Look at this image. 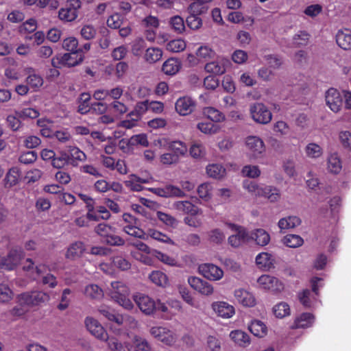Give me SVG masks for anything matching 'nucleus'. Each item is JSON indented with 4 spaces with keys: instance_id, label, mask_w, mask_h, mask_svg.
<instances>
[{
    "instance_id": "1",
    "label": "nucleus",
    "mask_w": 351,
    "mask_h": 351,
    "mask_svg": "<svg viewBox=\"0 0 351 351\" xmlns=\"http://www.w3.org/2000/svg\"><path fill=\"white\" fill-rule=\"evenodd\" d=\"M130 294L129 287L121 281H112L108 287V295L110 299L126 310H132L134 307Z\"/></svg>"
},
{
    "instance_id": "23",
    "label": "nucleus",
    "mask_w": 351,
    "mask_h": 351,
    "mask_svg": "<svg viewBox=\"0 0 351 351\" xmlns=\"http://www.w3.org/2000/svg\"><path fill=\"white\" fill-rule=\"evenodd\" d=\"M152 191L156 195L163 197H183L185 193L179 187L173 185H167L162 188H154Z\"/></svg>"
},
{
    "instance_id": "48",
    "label": "nucleus",
    "mask_w": 351,
    "mask_h": 351,
    "mask_svg": "<svg viewBox=\"0 0 351 351\" xmlns=\"http://www.w3.org/2000/svg\"><path fill=\"white\" fill-rule=\"evenodd\" d=\"M306 156L310 158H318L322 156L323 149L321 146L315 143H310L304 148Z\"/></svg>"
},
{
    "instance_id": "40",
    "label": "nucleus",
    "mask_w": 351,
    "mask_h": 351,
    "mask_svg": "<svg viewBox=\"0 0 351 351\" xmlns=\"http://www.w3.org/2000/svg\"><path fill=\"white\" fill-rule=\"evenodd\" d=\"M123 231L134 237L145 239H146V234L144 232V231L137 227L136 226V221L135 223H127V224H122Z\"/></svg>"
},
{
    "instance_id": "6",
    "label": "nucleus",
    "mask_w": 351,
    "mask_h": 351,
    "mask_svg": "<svg viewBox=\"0 0 351 351\" xmlns=\"http://www.w3.org/2000/svg\"><path fill=\"white\" fill-rule=\"evenodd\" d=\"M48 293L41 291L26 292L19 296V302L21 305L36 306L49 300Z\"/></svg>"
},
{
    "instance_id": "14",
    "label": "nucleus",
    "mask_w": 351,
    "mask_h": 351,
    "mask_svg": "<svg viewBox=\"0 0 351 351\" xmlns=\"http://www.w3.org/2000/svg\"><path fill=\"white\" fill-rule=\"evenodd\" d=\"M133 298L135 303L144 314L151 315L156 311V302L148 295L136 293Z\"/></svg>"
},
{
    "instance_id": "41",
    "label": "nucleus",
    "mask_w": 351,
    "mask_h": 351,
    "mask_svg": "<svg viewBox=\"0 0 351 351\" xmlns=\"http://www.w3.org/2000/svg\"><path fill=\"white\" fill-rule=\"evenodd\" d=\"M106 341L110 351H134L132 346H129L128 344H123L115 337L109 338L108 337Z\"/></svg>"
},
{
    "instance_id": "38",
    "label": "nucleus",
    "mask_w": 351,
    "mask_h": 351,
    "mask_svg": "<svg viewBox=\"0 0 351 351\" xmlns=\"http://www.w3.org/2000/svg\"><path fill=\"white\" fill-rule=\"evenodd\" d=\"M250 331L256 337H263L267 335V328L260 320L252 321L248 326Z\"/></svg>"
},
{
    "instance_id": "5",
    "label": "nucleus",
    "mask_w": 351,
    "mask_h": 351,
    "mask_svg": "<svg viewBox=\"0 0 351 351\" xmlns=\"http://www.w3.org/2000/svg\"><path fill=\"white\" fill-rule=\"evenodd\" d=\"M250 112L252 119L258 123L267 124L272 119L271 111L262 103L252 104L250 107Z\"/></svg>"
},
{
    "instance_id": "54",
    "label": "nucleus",
    "mask_w": 351,
    "mask_h": 351,
    "mask_svg": "<svg viewBox=\"0 0 351 351\" xmlns=\"http://www.w3.org/2000/svg\"><path fill=\"white\" fill-rule=\"evenodd\" d=\"M119 322L117 323L119 326H124L129 329H136L138 327V321L132 316L128 314L120 315Z\"/></svg>"
},
{
    "instance_id": "3",
    "label": "nucleus",
    "mask_w": 351,
    "mask_h": 351,
    "mask_svg": "<svg viewBox=\"0 0 351 351\" xmlns=\"http://www.w3.org/2000/svg\"><path fill=\"white\" fill-rule=\"evenodd\" d=\"M312 292L306 289L298 295L300 302L306 308L314 306L316 301L315 296H318V291L320 287H323L322 278L319 277H313L311 280Z\"/></svg>"
},
{
    "instance_id": "26",
    "label": "nucleus",
    "mask_w": 351,
    "mask_h": 351,
    "mask_svg": "<svg viewBox=\"0 0 351 351\" xmlns=\"http://www.w3.org/2000/svg\"><path fill=\"white\" fill-rule=\"evenodd\" d=\"M337 45L344 50L351 49V30L344 29L339 30L336 34Z\"/></svg>"
},
{
    "instance_id": "36",
    "label": "nucleus",
    "mask_w": 351,
    "mask_h": 351,
    "mask_svg": "<svg viewBox=\"0 0 351 351\" xmlns=\"http://www.w3.org/2000/svg\"><path fill=\"white\" fill-rule=\"evenodd\" d=\"M168 149L171 151L180 160L184 156L188 150L186 145L180 141H170Z\"/></svg>"
},
{
    "instance_id": "34",
    "label": "nucleus",
    "mask_w": 351,
    "mask_h": 351,
    "mask_svg": "<svg viewBox=\"0 0 351 351\" xmlns=\"http://www.w3.org/2000/svg\"><path fill=\"white\" fill-rule=\"evenodd\" d=\"M202 113L206 118L213 123H219L225 120L223 114L213 107L204 108L202 110Z\"/></svg>"
},
{
    "instance_id": "8",
    "label": "nucleus",
    "mask_w": 351,
    "mask_h": 351,
    "mask_svg": "<svg viewBox=\"0 0 351 351\" xmlns=\"http://www.w3.org/2000/svg\"><path fill=\"white\" fill-rule=\"evenodd\" d=\"M149 333L157 340L167 346L174 344L177 340L176 333L164 326H153L150 328Z\"/></svg>"
},
{
    "instance_id": "33",
    "label": "nucleus",
    "mask_w": 351,
    "mask_h": 351,
    "mask_svg": "<svg viewBox=\"0 0 351 351\" xmlns=\"http://www.w3.org/2000/svg\"><path fill=\"white\" fill-rule=\"evenodd\" d=\"M67 154L69 155L70 164L73 166H77L79 162H83L86 159L84 152L75 146L68 148Z\"/></svg>"
},
{
    "instance_id": "60",
    "label": "nucleus",
    "mask_w": 351,
    "mask_h": 351,
    "mask_svg": "<svg viewBox=\"0 0 351 351\" xmlns=\"http://www.w3.org/2000/svg\"><path fill=\"white\" fill-rule=\"evenodd\" d=\"M133 343L135 347L133 348L134 351H152L151 345L144 338L135 336L133 339Z\"/></svg>"
},
{
    "instance_id": "31",
    "label": "nucleus",
    "mask_w": 351,
    "mask_h": 351,
    "mask_svg": "<svg viewBox=\"0 0 351 351\" xmlns=\"http://www.w3.org/2000/svg\"><path fill=\"white\" fill-rule=\"evenodd\" d=\"M301 219L298 216L291 215L280 219L278 226L280 230L294 228L301 224Z\"/></svg>"
},
{
    "instance_id": "56",
    "label": "nucleus",
    "mask_w": 351,
    "mask_h": 351,
    "mask_svg": "<svg viewBox=\"0 0 351 351\" xmlns=\"http://www.w3.org/2000/svg\"><path fill=\"white\" fill-rule=\"evenodd\" d=\"M152 256L157 258L158 261L162 263L170 265V266H176L178 261L173 257L169 256L167 254L162 253L158 250L152 251Z\"/></svg>"
},
{
    "instance_id": "45",
    "label": "nucleus",
    "mask_w": 351,
    "mask_h": 351,
    "mask_svg": "<svg viewBox=\"0 0 351 351\" xmlns=\"http://www.w3.org/2000/svg\"><path fill=\"white\" fill-rule=\"evenodd\" d=\"M206 173L210 178L220 179L225 176L226 169L220 164H210L206 167Z\"/></svg>"
},
{
    "instance_id": "10",
    "label": "nucleus",
    "mask_w": 351,
    "mask_h": 351,
    "mask_svg": "<svg viewBox=\"0 0 351 351\" xmlns=\"http://www.w3.org/2000/svg\"><path fill=\"white\" fill-rule=\"evenodd\" d=\"M259 288L279 293L284 289L283 283L276 277L269 275H262L257 279Z\"/></svg>"
},
{
    "instance_id": "2",
    "label": "nucleus",
    "mask_w": 351,
    "mask_h": 351,
    "mask_svg": "<svg viewBox=\"0 0 351 351\" xmlns=\"http://www.w3.org/2000/svg\"><path fill=\"white\" fill-rule=\"evenodd\" d=\"M225 224L231 231L234 232L228 239V243L232 247H238L251 241L252 237L250 236V233L245 227L230 222H226Z\"/></svg>"
},
{
    "instance_id": "47",
    "label": "nucleus",
    "mask_w": 351,
    "mask_h": 351,
    "mask_svg": "<svg viewBox=\"0 0 351 351\" xmlns=\"http://www.w3.org/2000/svg\"><path fill=\"white\" fill-rule=\"evenodd\" d=\"M84 294L86 297L94 300H100L104 296L103 290L95 284L87 285L84 289Z\"/></svg>"
},
{
    "instance_id": "12",
    "label": "nucleus",
    "mask_w": 351,
    "mask_h": 351,
    "mask_svg": "<svg viewBox=\"0 0 351 351\" xmlns=\"http://www.w3.org/2000/svg\"><path fill=\"white\" fill-rule=\"evenodd\" d=\"M325 100L327 106L335 113L339 112L343 106L342 95L335 88H330L326 92Z\"/></svg>"
},
{
    "instance_id": "28",
    "label": "nucleus",
    "mask_w": 351,
    "mask_h": 351,
    "mask_svg": "<svg viewBox=\"0 0 351 351\" xmlns=\"http://www.w3.org/2000/svg\"><path fill=\"white\" fill-rule=\"evenodd\" d=\"M315 317L310 313H303L297 316L293 325V328H305L313 326Z\"/></svg>"
},
{
    "instance_id": "52",
    "label": "nucleus",
    "mask_w": 351,
    "mask_h": 351,
    "mask_svg": "<svg viewBox=\"0 0 351 351\" xmlns=\"http://www.w3.org/2000/svg\"><path fill=\"white\" fill-rule=\"evenodd\" d=\"M99 313L106 317L108 320L114 323L119 322V314H117L115 311L110 306L101 305L98 308Z\"/></svg>"
},
{
    "instance_id": "46",
    "label": "nucleus",
    "mask_w": 351,
    "mask_h": 351,
    "mask_svg": "<svg viewBox=\"0 0 351 351\" xmlns=\"http://www.w3.org/2000/svg\"><path fill=\"white\" fill-rule=\"evenodd\" d=\"M70 164L69 155L65 151H61L58 155L55 154L51 165L54 168L62 169Z\"/></svg>"
},
{
    "instance_id": "18",
    "label": "nucleus",
    "mask_w": 351,
    "mask_h": 351,
    "mask_svg": "<svg viewBox=\"0 0 351 351\" xmlns=\"http://www.w3.org/2000/svg\"><path fill=\"white\" fill-rule=\"evenodd\" d=\"M211 307L217 316L223 319L231 318L235 314L234 307L226 302H214Z\"/></svg>"
},
{
    "instance_id": "55",
    "label": "nucleus",
    "mask_w": 351,
    "mask_h": 351,
    "mask_svg": "<svg viewBox=\"0 0 351 351\" xmlns=\"http://www.w3.org/2000/svg\"><path fill=\"white\" fill-rule=\"evenodd\" d=\"M162 56V51L158 47L148 48L145 54V59L149 63H154L161 59Z\"/></svg>"
},
{
    "instance_id": "53",
    "label": "nucleus",
    "mask_w": 351,
    "mask_h": 351,
    "mask_svg": "<svg viewBox=\"0 0 351 351\" xmlns=\"http://www.w3.org/2000/svg\"><path fill=\"white\" fill-rule=\"evenodd\" d=\"M186 43L182 38L173 39L168 42L166 45V49L173 53H178L185 49Z\"/></svg>"
},
{
    "instance_id": "27",
    "label": "nucleus",
    "mask_w": 351,
    "mask_h": 351,
    "mask_svg": "<svg viewBox=\"0 0 351 351\" xmlns=\"http://www.w3.org/2000/svg\"><path fill=\"white\" fill-rule=\"evenodd\" d=\"M197 129L202 133L212 136L218 133L220 130V126L206 119H202L197 122Z\"/></svg>"
},
{
    "instance_id": "21",
    "label": "nucleus",
    "mask_w": 351,
    "mask_h": 351,
    "mask_svg": "<svg viewBox=\"0 0 351 351\" xmlns=\"http://www.w3.org/2000/svg\"><path fill=\"white\" fill-rule=\"evenodd\" d=\"M195 101L190 97H182L179 98L175 105L176 110L182 116L191 114L195 109Z\"/></svg>"
},
{
    "instance_id": "50",
    "label": "nucleus",
    "mask_w": 351,
    "mask_h": 351,
    "mask_svg": "<svg viewBox=\"0 0 351 351\" xmlns=\"http://www.w3.org/2000/svg\"><path fill=\"white\" fill-rule=\"evenodd\" d=\"M149 278L156 285L165 287L168 285V278L165 274L160 271H154L149 276Z\"/></svg>"
},
{
    "instance_id": "24",
    "label": "nucleus",
    "mask_w": 351,
    "mask_h": 351,
    "mask_svg": "<svg viewBox=\"0 0 351 351\" xmlns=\"http://www.w3.org/2000/svg\"><path fill=\"white\" fill-rule=\"evenodd\" d=\"M228 64L229 61L228 59L223 57H217L214 61L208 62L204 68L208 73L222 75L226 72V66Z\"/></svg>"
},
{
    "instance_id": "7",
    "label": "nucleus",
    "mask_w": 351,
    "mask_h": 351,
    "mask_svg": "<svg viewBox=\"0 0 351 351\" xmlns=\"http://www.w3.org/2000/svg\"><path fill=\"white\" fill-rule=\"evenodd\" d=\"M24 256V252L21 247H16L11 249L7 256L1 260L0 269H14L20 263Z\"/></svg>"
},
{
    "instance_id": "13",
    "label": "nucleus",
    "mask_w": 351,
    "mask_h": 351,
    "mask_svg": "<svg viewBox=\"0 0 351 351\" xmlns=\"http://www.w3.org/2000/svg\"><path fill=\"white\" fill-rule=\"evenodd\" d=\"M198 271L201 275L209 280H219L223 276V270L219 267L212 263L199 265Z\"/></svg>"
},
{
    "instance_id": "49",
    "label": "nucleus",
    "mask_w": 351,
    "mask_h": 351,
    "mask_svg": "<svg viewBox=\"0 0 351 351\" xmlns=\"http://www.w3.org/2000/svg\"><path fill=\"white\" fill-rule=\"evenodd\" d=\"M147 111H149L148 100L138 102L134 109L128 114V117H135V119L139 120Z\"/></svg>"
},
{
    "instance_id": "42",
    "label": "nucleus",
    "mask_w": 351,
    "mask_h": 351,
    "mask_svg": "<svg viewBox=\"0 0 351 351\" xmlns=\"http://www.w3.org/2000/svg\"><path fill=\"white\" fill-rule=\"evenodd\" d=\"M227 19L233 23H246L247 25H252L254 19L251 16H244L241 12H231L228 14Z\"/></svg>"
},
{
    "instance_id": "4",
    "label": "nucleus",
    "mask_w": 351,
    "mask_h": 351,
    "mask_svg": "<svg viewBox=\"0 0 351 351\" xmlns=\"http://www.w3.org/2000/svg\"><path fill=\"white\" fill-rule=\"evenodd\" d=\"M84 56L77 52L58 54L51 60V64L56 68L72 67L82 62Z\"/></svg>"
},
{
    "instance_id": "39",
    "label": "nucleus",
    "mask_w": 351,
    "mask_h": 351,
    "mask_svg": "<svg viewBox=\"0 0 351 351\" xmlns=\"http://www.w3.org/2000/svg\"><path fill=\"white\" fill-rule=\"evenodd\" d=\"M261 191L259 197H264L271 202H277L280 197L279 190L271 186H263Z\"/></svg>"
},
{
    "instance_id": "62",
    "label": "nucleus",
    "mask_w": 351,
    "mask_h": 351,
    "mask_svg": "<svg viewBox=\"0 0 351 351\" xmlns=\"http://www.w3.org/2000/svg\"><path fill=\"white\" fill-rule=\"evenodd\" d=\"M169 24L171 28L178 34H181L185 29L183 19L180 16H174L171 18Z\"/></svg>"
},
{
    "instance_id": "16",
    "label": "nucleus",
    "mask_w": 351,
    "mask_h": 351,
    "mask_svg": "<svg viewBox=\"0 0 351 351\" xmlns=\"http://www.w3.org/2000/svg\"><path fill=\"white\" fill-rule=\"evenodd\" d=\"M189 285L201 295L210 296L214 293L213 286L208 282L198 277L191 276L188 278Z\"/></svg>"
},
{
    "instance_id": "22",
    "label": "nucleus",
    "mask_w": 351,
    "mask_h": 351,
    "mask_svg": "<svg viewBox=\"0 0 351 351\" xmlns=\"http://www.w3.org/2000/svg\"><path fill=\"white\" fill-rule=\"evenodd\" d=\"M25 71L27 75L25 79L26 84L33 91H38L43 85L44 80L43 77L36 73L35 70L32 67L25 68Z\"/></svg>"
},
{
    "instance_id": "59",
    "label": "nucleus",
    "mask_w": 351,
    "mask_h": 351,
    "mask_svg": "<svg viewBox=\"0 0 351 351\" xmlns=\"http://www.w3.org/2000/svg\"><path fill=\"white\" fill-rule=\"evenodd\" d=\"M261 185H258L257 183L250 180H244L243 182V187L247 190L252 195L259 197L262 189Z\"/></svg>"
},
{
    "instance_id": "11",
    "label": "nucleus",
    "mask_w": 351,
    "mask_h": 351,
    "mask_svg": "<svg viewBox=\"0 0 351 351\" xmlns=\"http://www.w3.org/2000/svg\"><path fill=\"white\" fill-rule=\"evenodd\" d=\"M171 209L178 213L195 216L202 214L201 208L189 201H176L171 205Z\"/></svg>"
},
{
    "instance_id": "37",
    "label": "nucleus",
    "mask_w": 351,
    "mask_h": 351,
    "mask_svg": "<svg viewBox=\"0 0 351 351\" xmlns=\"http://www.w3.org/2000/svg\"><path fill=\"white\" fill-rule=\"evenodd\" d=\"M230 337L235 343L242 347H246L250 343L248 335L239 330L232 331Z\"/></svg>"
},
{
    "instance_id": "44",
    "label": "nucleus",
    "mask_w": 351,
    "mask_h": 351,
    "mask_svg": "<svg viewBox=\"0 0 351 351\" xmlns=\"http://www.w3.org/2000/svg\"><path fill=\"white\" fill-rule=\"evenodd\" d=\"M282 242L289 247L296 248L303 245L304 239L298 234H289L284 237Z\"/></svg>"
},
{
    "instance_id": "51",
    "label": "nucleus",
    "mask_w": 351,
    "mask_h": 351,
    "mask_svg": "<svg viewBox=\"0 0 351 351\" xmlns=\"http://www.w3.org/2000/svg\"><path fill=\"white\" fill-rule=\"evenodd\" d=\"M273 313L278 318H284L291 313L289 305L285 302H280L273 307Z\"/></svg>"
},
{
    "instance_id": "57",
    "label": "nucleus",
    "mask_w": 351,
    "mask_h": 351,
    "mask_svg": "<svg viewBox=\"0 0 351 351\" xmlns=\"http://www.w3.org/2000/svg\"><path fill=\"white\" fill-rule=\"evenodd\" d=\"M196 56L199 59L206 60L215 58V52L209 46L202 45L197 49Z\"/></svg>"
},
{
    "instance_id": "64",
    "label": "nucleus",
    "mask_w": 351,
    "mask_h": 351,
    "mask_svg": "<svg viewBox=\"0 0 351 351\" xmlns=\"http://www.w3.org/2000/svg\"><path fill=\"white\" fill-rule=\"evenodd\" d=\"M189 152L192 157L197 158L203 157L205 155L206 150L202 143L195 142L191 145Z\"/></svg>"
},
{
    "instance_id": "9",
    "label": "nucleus",
    "mask_w": 351,
    "mask_h": 351,
    "mask_svg": "<svg viewBox=\"0 0 351 351\" xmlns=\"http://www.w3.org/2000/svg\"><path fill=\"white\" fill-rule=\"evenodd\" d=\"M81 7L80 0H69L65 7L59 10L58 16L60 20L71 22L78 15V10Z\"/></svg>"
},
{
    "instance_id": "15",
    "label": "nucleus",
    "mask_w": 351,
    "mask_h": 351,
    "mask_svg": "<svg viewBox=\"0 0 351 351\" xmlns=\"http://www.w3.org/2000/svg\"><path fill=\"white\" fill-rule=\"evenodd\" d=\"M84 323L90 334L101 341H107L108 333L97 319L92 317H87Z\"/></svg>"
},
{
    "instance_id": "35",
    "label": "nucleus",
    "mask_w": 351,
    "mask_h": 351,
    "mask_svg": "<svg viewBox=\"0 0 351 351\" xmlns=\"http://www.w3.org/2000/svg\"><path fill=\"white\" fill-rule=\"evenodd\" d=\"M148 182L149 180L147 179H143L134 174H132L128 177V180L125 182V184L128 188L134 191H141L143 189L141 184Z\"/></svg>"
},
{
    "instance_id": "30",
    "label": "nucleus",
    "mask_w": 351,
    "mask_h": 351,
    "mask_svg": "<svg viewBox=\"0 0 351 351\" xmlns=\"http://www.w3.org/2000/svg\"><path fill=\"white\" fill-rule=\"evenodd\" d=\"M251 241H254L256 243L260 246H265L270 241V236L269 233L262 228L254 230L250 233Z\"/></svg>"
},
{
    "instance_id": "61",
    "label": "nucleus",
    "mask_w": 351,
    "mask_h": 351,
    "mask_svg": "<svg viewBox=\"0 0 351 351\" xmlns=\"http://www.w3.org/2000/svg\"><path fill=\"white\" fill-rule=\"evenodd\" d=\"M207 234L209 241L216 244L221 243L225 239V234L219 228H215L210 230L208 232Z\"/></svg>"
},
{
    "instance_id": "29",
    "label": "nucleus",
    "mask_w": 351,
    "mask_h": 351,
    "mask_svg": "<svg viewBox=\"0 0 351 351\" xmlns=\"http://www.w3.org/2000/svg\"><path fill=\"white\" fill-rule=\"evenodd\" d=\"M275 259L273 255L267 252L259 253L256 257V263L259 268L269 269L274 265Z\"/></svg>"
},
{
    "instance_id": "32",
    "label": "nucleus",
    "mask_w": 351,
    "mask_h": 351,
    "mask_svg": "<svg viewBox=\"0 0 351 351\" xmlns=\"http://www.w3.org/2000/svg\"><path fill=\"white\" fill-rule=\"evenodd\" d=\"M181 68V62L177 58H169L162 64V70L169 75L176 74Z\"/></svg>"
},
{
    "instance_id": "20",
    "label": "nucleus",
    "mask_w": 351,
    "mask_h": 351,
    "mask_svg": "<svg viewBox=\"0 0 351 351\" xmlns=\"http://www.w3.org/2000/svg\"><path fill=\"white\" fill-rule=\"evenodd\" d=\"M23 269L27 272L31 277L36 278V276H41L47 271H51V268L45 264H38L35 265L31 258H27L23 264Z\"/></svg>"
},
{
    "instance_id": "19",
    "label": "nucleus",
    "mask_w": 351,
    "mask_h": 351,
    "mask_svg": "<svg viewBox=\"0 0 351 351\" xmlns=\"http://www.w3.org/2000/svg\"><path fill=\"white\" fill-rule=\"evenodd\" d=\"M245 145L250 153L254 158L258 157L265 150L263 140L256 136H250L247 137L245 140Z\"/></svg>"
},
{
    "instance_id": "25",
    "label": "nucleus",
    "mask_w": 351,
    "mask_h": 351,
    "mask_svg": "<svg viewBox=\"0 0 351 351\" xmlns=\"http://www.w3.org/2000/svg\"><path fill=\"white\" fill-rule=\"evenodd\" d=\"M85 250L86 248L84 243L81 241H75L68 247L65 256L68 259L75 260L80 258Z\"/></svg>"
},
{
    "instance_id": "43",
    "label": "nucleus",
    "mask_w": 351,
    "mask_h": 351,
    "mask_svg": "<svg viewBox=\"0 0 351 351\" xmlns=\"http://www.w3.org/2000/svg\"><path fill=\"white\" fill-rule=\"evenodd\" d=\"M328 169L332 173L337 174L339 173L342 168L341 161L337 154H331L328 158Z\"/></svg>"
},
{
    "instance_id": "58",
    "label": "nucleus",
    "mask_w": 351,
    "mask_h": 351,
    "mask_svg": "<svg viewBox=\"0 0 351 351\" xmlns=\"http://www.w3.org/2000/svg\"><path fill=\"white\" fill-rule=\"evenodd\" d=\"M20 177V171L17 167L11 168L5 177V185L12 186L17 184Z\"/></svg>"
},
{
    "instance_id": "17",
    "label": "nucleus",
    "mask_w": 351,
    "mask_h": 351,
    "mask_svg": "<svg viewBox=\"0 0 351 351\" xmlns=\"http://www.w3.org/2000/svg\"><path fill=\"white\" fill-rule=\"evenodd\" d=\"M234 297L237 303L245 307H252L256 303L254 294L243 288L236 289L234 291Z\"/></svg>"
},
{
    "instance_id": "63",
    "label": "nucleus",
    "mask_w": 351,
    "mask_h": 351,
    "mask_svg": "<svg viewBox=\"0 0 351 351\" xmlns=\"http://www.w3.org/2000/svg\"><path fill=\"white\" fill-rule=\"evenodd\" d=\"M241 173L245 177L250 178H258L261 175V170L256 165H245L241 170Z\"/></svg>"
}]
</instances>
